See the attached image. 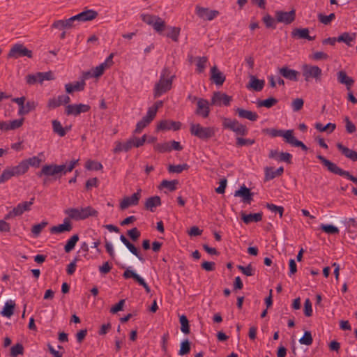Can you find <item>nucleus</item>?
<instances>
[{"mask_svg":"<svg viewBox=\"0 0 357 357\" xmlns=\"http://www.w3.org/2000/svg\"><path fill=\"white\" fill-rule=\"evenodd\" d=\"M70 102V98L68 96L61 95L57 98L54 97L50 98L47 102V107L51 110L55 109L61 105L68 104Z\"/></svg>","mask_w":357,"mask_h":357,"instance_id":"f3484780","label":"nucleus"},{"mask_svg":"<svg viewBox=\"0 0 357 357\" xmlns=\"http://www.w3.org/2000/svg\"><path fill=\"white\" fill-rule=\"evenodd\" d=\"M320 228L329 234H338L340 232L339 229L333 225H321Z\"/></svg>","mask_w":357,"mask_h":357,"instance_id":"4d7b16f0","label":"nucleus"},{"mask_svg":"<svg viewBox=\"0 0 357 357\" xmlns=\"http://www.w3.org/2000/svg\"><path fill=\"white\" fill-rule=\"evenodd\" d=\"M37 82L42 84L45 80H53L54 79V74L52 71L48 72H39L36 73Z\"/></svg>","mask_w":357,"mask_h":357,"instance_id":"c03bdc74","label":"nucleus"},{"mask_svg":"<svg viewBox=\"0 0 357 357\" xmlns=\"http://www.w3.org/2000/svg\"><path fill=\"white\" fill-rule=\"evenodd\" d=\"M236 112L240 118L246 119L251 121H255L258 119V115L256 112L246 110L243 108H236Z\"/></svg>","mask_w":357,"mask_h":357,"instance_id":"cd10ccee","label":"nucleus"},{"mask_svg":"<svg viewBox=\"0 0 357 357\" xmlns=\"http://www.w3.org/2000/svg\"><path fill=\"white\" fill-rule=\"evenodd\" d=\"M180 324H181V331L185 334H189L190 331V324L189 321L185 315H181L179 318Z\"/></svg>","mask_w":357,"mask_h":357,"instance_id":"8fccbe9b","label":"nucleus"},{"mask_svg":"<svg viewBox=\"0 0 357 357\" xmlns=\"http://www.w3.org/2000/svg\"><path fill=\"white\" fill-rule=\"evenodd\" d=\"M253 192H252L250 189L247 188L245 185L241 186V188L234 192L235 197H241L242 202L248 204H250L253 200Z\"/></svg>","mask_w":357,"mask_h":357,"instance_id":"dca6fc26","label":"nucleus"},{"mask_svg":"<svg viewBox=\"0 0 357 357\" xmlns=\"http://www.w3.org/2000/svg\"><path fill=\"white\" fill-rule=\"evenodd\" d=\"M337 81L342 84H345L347 90H350L351 86L354 83V80L352 77H349L346 72L340 70L337 73Z\"/></svg>","mask_w":357,"mask_h":357,"instance_id":"b1692460","label":"nucleus"},{"mask_svg":"<svg viewBox=\"0 0 357 357\" xmlns=\"http://www.w3.org/2000/svg\"><path fill=\"white\" fill-rule=\"evenodd\" d=\"M275 17H277L278 23H283L287 25L290 24L296 19V10L294 9H292L289 12L276 10L275 12Z\"/></svg>","mask_w":357,"mask_h":357,"instance_id":"9d476101","label":"nucleus"},{"mask_svg":"<svg viewBox=\"0 0 357 357\" xmlns=\"http://www.w3.org/2000/svg\"><path fill=\"white\" fill-rule=\"evenodd\" d=\"M190 132L192 135L204 141L208 140L215 134V130L213 127H204L199 123H191Z\"/></svg>","mask_w":357,"mask_h":357,"instance_id":"7ed1b4c3","label":"nucleus"},{"mask_svg":"<svg viewBox=\"0 0 357 357\" xmlns=\"http://www.w3.org/2000/svg\"><path fill=\"white\" fill-rule=\"evenodd\" d=\"M141 20L146 24L151 26L153 29L158 33H162L166 26L165 20L158 15L151 14H142Z\"/></svg>","mask_w":357,"mask_h":357,"instance_id":"423d86ee","label":"nucleus"},{"mask_svg":"<svg viewBox=\"0 0 357 357\" xmlns=\"http://www.w3.org/2000/svg\"><path fill=\"white\" fill-rule=\"evenodd\" d=\"M265 84L264 79H259L255 76H251L249 87L253 89L256 91H261Z\"/></svg>","mask_w":357,"mask_h":357,"instance_id":"4c0bfd02","label":"nucleus"},{"mask_svg":"<svg viewBox=\"0 0 357 357\" xmlns=\"http://www.w3.org/2000/svg\"><path fill=\"white\" fill-rule=\"evenodd\" d=\"M241 219L245 224H250V222H257L262 220L263 213L261 212L257 213L245 214L244 212H241Z\"/></svg>","mask_w":357,"mask_h":357,"instance_id":"a878e982","label":"nucleus"},{"mask_svg":"<svg viewBox=\"0 0 357 357\" xmlns=\"http://www.w3.org/2000/svg\"><path fill=\"white\" fill-rule=\"evenodd\" d=\"M278 102V100L273 97H270L265 100H259L257 101V106L258 107H264L266 108H271L275 105Z\"/></svg>","mask_w":357,"mask_h":357,"instance_id":"e433bc0d","label":"nucleus"},{"mask_svg":"<svg viewBox=\"0 0 357 357\" xmlns=\"http://www.w3.org/2000/svg\"><path fill=\"white\" fill-rule=\"evenodd\" d=\"M301 70L306 82H308L310 79H315L316 81L321 79L322 70L317 66L303 64L301 67Z\"/></svg>","mask_w":357,"mask_h":357,"instance_id":"6e6552de","label":"nucleus"},{"mask_svg":"<svg viewBox=\"0 0 357 357\" xmlns=\"http://www.w3.org/2000/svg\"><path fill=\"white\" fill-rule=\"evenodd\" d=\"M345 123V129L349 134H352L356 132V127L354 123L350 120L349 116H346L344 119Z\"/></svg>","mask_w":357,"mask_h":357,"instance_id":"e2e57ef3","label":"nucleus"},{"mask_svg":"<svg viewBox=\"0 0 357 357\" xmlns=\"http://www.w3.org/2000/svg\"><path fill=\"white\" fill-rule=\"evenodd\" d=\"M211 79L216 85L221 86L225 81V76L216 66H214L211 69Z\"/></svg>","mask_w":357,"mask_h":357,"instance_id":"5701e85b","label":"nucleus"},{"mask_svg":"<svg viewBox=\"0 0 357 357\" xmlns=\"http://www.w3.org/2000/svg\"><path fill=\"white\" fill-rule=\"evenodd\" d=\"M317 158L321 161V162L327 168V169L330 172L336 175L344 176L349 179L350 181H351L352 182L357 183V178L352 176L349 172L341 169L335 163L326 159L321 155H318Z\"/></svg>","mask_w":357,"mask_h":357,"instance_id":"f03ea898","label":"nucleus"},{"mask_svg":"<svg viewBox=\"0 0 357 357\" xmlns=\"http://www.w3.org/2000/svg\"><path fill=\"white\" fill-rule=\"evenodd\" d=\"M14 176H19L24 174L28 171L26 162L24 160L20 162L17 165L10 167Z\"/></svg>","mask_w":357,"mask_h":357,"instance_id":"72a5a7b5","label":"nucleus"},{"mask_svg":"<svg viewBox=\"0 0 357 357\" xmlns=\"http://www.w3.org/2000/svg\"><path fill=\"white\" fill-rule=\"evenodd\" d=\"M86 168L89 170H100L102 169V165L100 162L94 160H88L86 163Z\"/></svg>","mask_w":357,"mask_h":357,"instance_id":"69168bd1","label":"nucleus"},{"mask_svg":"<svg viewBox=\"0 0 357 357\" xmlns=\"http://www.w3.org/2000/svg\"><path fill=\"white\" fill-rule=\"evenodd\" d=\"M85 82L82 80L81 82H76L73 84L68 83L65 85L66 91L68 93H72L73 91H81L84 89Z\"/></svg>","mask_w":357,"mask_h":357,"instance_id":"473e14b6","label":"nucleus"},{"mask_svg":"<svg viewBox=\"0 0 357 357\" xmlns=\"http://www.w3.org/2000/svg\"><path fill=\"white\" fill-rule=\"evenodd\" d=\"M141 189L137 192L132 194L130 197H125L120 203L119 207L121 210H125L130 206H136L138 204L141 197Z\"/></svg>","mask_w":357,"mask_h":357,"instance_id":"f8f14e48","label":"nucleus"},{"mask_svg":"<svg viewBox=\"0 0 357 357\" xmlns=\"http://www.w3.org/2000/svg\"><path fill=\"white\" fill-rule=\"evenodd\" d=\"M132 143V141H131L130 139L124 144H122L121 142L117 141L115 142V147L113 151L114 153H119L121 151L127 152L129 150H130L132 147H133V144Z\"/></svg>","mask_w":357,"mask_h":357,"instance_id":"7c9ffc66","label":"nucleus"},{"mask_svg":"<svg viewBox=\"0 0 357 357\" xmlns=\"http://www.w3.org/2000/svg\"><path fill=\"white\" fill-rule=\"evenodd\" d=\"M14 176L13 173L12 172L10 167L6 168L1 175L0 176V183H3L8 180H9L11 177Z\"/></svg>","mask_w":357,"mask_h":357,"instance_id":"338daca9","label":"nucleus"},{"mask_svg":"<svg viewBox=\"0 0 357 357\" xmlns=\"http://www.w3.org/2000/svg\"><path fill=\"white\" fill-rule=\"evenodd\" d=\"M52 123L54 132L56 133L60 137L65 136L66 131L70 129V128L68 127L63 128L61 123L57 120H53Z\"/></svg>","mask_w":357,"mask_h":357,"instance_id":"c9c22d12","label":"nucleus"},{"mask_svg":"<svg viewBox=\"0 0 357 357\" xmlns=\"http://www.w3.org/2000/svg\"><path fill=\"white\" fill-rule=\"evenodd\" d=\"M75 26L76 24H73L70 18H68L67 20H59L54 21L52 25V27L59 30H64L72 29Z\"/></svg>","mask_w":357,"mask_h":357,"instance_id":"393cba45","label":"nucleus"},{"mask_svg":"<svg viewBox=\"0 0 357 357\" xmlns=\"http://www.w3.org/2000/svg\"><path fill=\"white\" fill-rule=\"evenodd\" d=\"M207 61H208V59L206 56H202V57L197 58V71L199 73L204 72V70L206 68V63Z\"/></svg>","mask_w":357,"mask_h":357,"instance_id":"774afa93","label":"nucleus"},{"mask_svg":"<svg viewBox=\"0 0 357 357\" xmlns=\"http://www.w3.org/2000/svg\"><path fill=\"white\" fill-rule=\"evenodd\" d=\"M65 214L68 215L66 218L74 220H80L79 208H69L64 211Z\"/></svg>","mask_w":357,"mask_h":357,"instance_id":"79ce46f5","label":"nucleus"},{"mask_svg":"<svg viewBox=\"0 0 357 357\" xmlns=\"http://www.w3.org/2000/svg\"><path fill=\"white\" fill-rule=\"evenodd\" d=\"M356 38V33L350 34L347 32H344L337 38L338 42H343L348 46H351V42H352Z\"/></svg>","mask_w":357,"mask_h":357,"instance_id":"49530a36","label":"nucleus"},{"mask_svg":"<svg viewBox=\"0 0 357 357\" xmlns=\"http://www.w3.org/2000/svg\"><path fill=\"white\" fill-rule=\"evenodd\" d=\"M189 168V165L186 163L181 165H169L168 167V171L169 173H181L183 170H186Z\"/></svg>","mask_w":357,"mask_h":357,"instance_id":"09e8293b","label":"nucleus"},{"mask_svg":"<svg viewBox=\"0 0 357 357\" xmlns=\"http://www.w3.org/2000/svg\"><path fill=\"white\" fill-rule=\"evenodd\" d=\"M34 199V197H32L29 202H24L18 204L13 208V210L5 215L4 219L9 220L14 218L17 216H20L25 211H29L31 210V206L33 204Z\"/></svg>","mask_w":357,"mask_h":357,"instance_id":"1a4fd4ad","label":"nucleus"},{"mask_svg":"<svg viewBox=\"0 0 357 357\" xmlns=\"http://www.w3.org/2000/svg\"><path fill=\"white\" fill-rule=\"evenodd\" d=\"M287 144H290L292 146L294 147H300L303 151H307L308 150V148L305 144H304L301 141H299L294 136V134H291L290 137H288V142Z\"/></svg>","mask_w":357,"mask_h":357,"instance_id":"a18cd8bd","label":"nucleus"},{"mask_svg":"<svg viewBox=\"0 0 357 357\" xmlns=\"http://www.w3.org/2000/svg\"><path fill=\"white\" fill-rule=\"evenodd\" d=\"M314 126L317 130L320 132H326L328 133L333 132L336 128V125L332 123H328L326 126H323L321 123H317Z\"/></svg>","mask_w":357,"mask_h":357,"instance_id":"a19ab883","label":"nucleus"},{"mask_svg":"<svg viewBox=\"0 0 357 357\" xmlns=\"http://www.w3.org/2000/svg\"><path fill=\"white\" fill-rule=\"evenodd\" d=\"M337 149L341 151V153L347 158H349L352 161H357V152L349 149V148L344 146L341 143L337 144Z\"/></svg>","mask_w":357,"mask_h":357,"instance_id":"c85d7f7f","label":"nucleus"},{"mask_svg":"<svg viewBox=\"0 0 357 357\" xmlns=\"http://www.w3.org/2000/svg\"><path fill=\"white\" fill-rule=\"evenodd\" d=\"M195 114L203 118H207L210 114L209 102L207 100L199 98L197 102Z\"/></svg>","mask_w":357,"mask_h":357,"instance_id":"a211bd4d","label":"nucleus"},{"mask_svg":"<svg viewBox=\"0 0 357 357\" xmlns=\"http://www.w3.org/2000/svg\"><path fill=\"white\" fill-rule=\"evenodd\" d=\"M237 268L246 276H252L255 275V268L252 267L251 264H248L247 266L238 265Z\"/></svg>","mask_w":357,"mask_h":357,"instance_id":"864d4df0","label":"nucleus"},{"mask_svg":"<svg viewBox=\"0 0 357 357\" xmlns=\"http://www.w3.org/2000/svg\"><path fill=\"white\" fill-rule=\"evenodd\" d=\"M170 29V31L167 33L166 36L172 39L174 42H178L181 29L179 27L174 26L171 27Z\"/></svg>","mask_w":357,"mask_h":357,"instance_id":"6e6d98bb","label":"nucleus"},{"mask_svg":"<svg viewBox=\"0 0 357 357\" xmlns=\"http://www.w3.org/2000/svg\"><path fill=\"white\" fill-rule=\"evenodd\" d=\"M174 75H172L169 68L165 67L161 72L159 81L155 83L153 89V96L158 98L172 89Z\"/></svg>","mask_w":357,"mask_h":357,"instance_id":"f257e3e1","label":"nucleus"},{"mask_svg":"<svg viewBox=\"0 0 357 357\" xmlns=\"http://www.w3.org/2000/svg\"><path fill=\"white\" fill-rule=\"evenodd\" d=\"M73 229V225L68 218H64L63 223L53 226L50 228V231L51 234H62L64 232H69Z\"/></svg>","mask_w":357,"mask_h":357,"instance_id":"6ab92c4d","label":"nucleus"},{"mask_svg":"<svg viewBox=\"0 0 357 357\" xmlns=\"http://www.w3.org/2000/svg\"><path fill=\"white\" fill-rule=\"evenodd\" d=\"M195 13L199 18L209 21L213 20L219 15L218 10H210L208 8L202 7L199 5L196 6Z\"/></svg>","mask_w":357,"mask_h":357,"instance_id":"9b49d317","label":"nucleus"},{"mask_svg":"<svg viewBox=\"0 0 357 357\" xmlns=\"http://www.w3.org/2000/svg\"><path fill=\"white\" fill-rule=\"evenodd\" d=\"M91 107L89 105L77 104V105H68L66 107V114L67 115L77 116L82 112H87L90 110Z\"/></svg>","mask_w":357,"mask_h":357,"instance_id":"4468645a","label":"nucleus"},{"mask_svg":"<svg viewBox=\"0 0 357 357\" xmlns=\"http://www.w3.org/2000/svg\"><path fill=\"white\" fill-rule=\"evenodd\" d=\"M313 339L310 331H305L303 336L299 340L300 344L307 346L311 345Z\"/></svg>","mask_w":357,"mask_h":357,"instance_id":"13d9d810","label":"nucleus"},{"mask_svg":"<svg viewBox=\"0 0 357 357\" xmlns=\"http://www.w3.org/2000/svg\"><path fill=\"white\" fill-rule=\"evenodd\" d=\"M222 126L225 129L233 131L237 135L244 136L248 133V129L246 126L241 123L236 119L224 118L222 121Z\"/></svg>","mask_w":357,"mask_h":357,"instance_id":"0eeeda50","label":"nucleus"},{"mask_svg":"<svg viewBox=\"0 0 357 357\" xmlns=\"http://www.w3.org/2000/svg\"><path fill=\"white\" fill-rule=\"evenodd\" d=\"M231 96L220 91L214 92L211 98V105L221 106H229L231 101Z\"/></svg>","mask_w":357,"mask_h":357,"instance_id":"ddd939ff","label":"nucleus"},{"mask_svg":"<svg viewBox=\"0 0 357 357\" xmlns=\"http://www.w3.org/2000/svg\"><path fill=\"white\" fill-rule=\"evenodd\" d=\"M21 57L33 58V52L22 43L13 45L7 54V59H17Z\"/></svg>","mask_w":357,"mask_h":357,"instance_id":"39448f33","label":"nucleus"},{"mask_svg":"<svg viewBox=\"0 0 357 357\" xmlns=\"http://www.w3.org/2000/svg\"><path fill=\"white\" fill-rule=\"evenodd\" d=\"M154 149L160 153L169 152L172 151L169 142L157 144L154 146Z\"/></svg>","mask_w":357,"mask_h":357,"instance_id":"680f3d73","label":"nucleus"},{"mask_svg":"<svg viewBox=\"0 0 357 357\" xmlns=\"http://www.w3.org/2000/svg\"><path fill=\"white\" fill-rule=\"evenodd\" d=\"M66 165H45L43 166L41 170L37 173L38 177L45 176L47 177L53 176L55 179L61 178L62 175L66 174Z\"/></svg>","mask_w":357,"mask_h":357,"instance_id":"20e7f679","label":"nucleus"},{"mask_svg":"<svg viewBox=\"0 0 357 357\" xmlns=\"http://www.w3.org/2000/svg\"><path fill=\"white\" fill-rule=\"evenodd\" d=\"M15 306L16 305L14 301L9 300L6 301L4 307L0 312L1 314L3 317L10 318L14 314Z\"/></svg>","mask_w":357,"mask_h":357,"instance_id":"c756f323","label":"nucleus"},{"mask_svg":"<svg viewBox=\"0 0 357 357\" xmlns=\"http://www.w3.org/2000/svg\"><path fill=\"white\" fill-rule=\"evenodd\" d=\"M48 225L47 221H43L39 224L34 225L31 228V232L34 236H38L42 230Z\"/></svg>","mask_w":357,"mask_h":357,"instance_id":"603ef678","label":"nucleus"},{"mask_svg":"<svg viewBox=\"0 0 357 357\" xmlns=\"http://www.w3.org/2000/svg\"><path fill=\"white\" fill-rule=\"evenodd\" d=\"M151 122L147 120L146 118L143 117L141 121H139L137 125L136 128L134 130L135 134H139L140 133L142 130L146 128Z\"/></svg>","mask_w":357,"mask_h":357,"instance_id":"0e129e2a","label":"nucleus"},{"mask_svg":"<svg viewBox=\"0 0 357 357\" xmlns=\"http://www.w3.org/2000/svg\"><path fill=\"white\" fill-rule=\"evenodd\" d=\"M38 105V103L33 100L28 101L22 109H19V114L21 115L27 114L31 111L34 110Z\"/></svg>","mask_w":357,"mask_h":357,"instance_id":"de8ad7c7","label":"nucleus"},{"mask_svg":"<svg viewBox=\"0 0 357 357\" xmlns=\"http://www.w3.org/2000/svg\"><path fill=\"white\" fill-rule=\"evenodd\" d=\"M178 183V180L167 181L163 180L160 184V188H167L170 192L176 190V185Z\"/></svg>","mask_w":357,"mask_h":357,"instance_id":"37998d69","label":"nucleus"},{"mask_svg":"<svg viewBox=\"0 0 357 357\" xmlns=\"http://www.w3.org/2000/svg\"><path fill=\"white\" fill-rule=\"evenodd\" d=\"M80 13L82 15V22L91 21L96 19L98 15V12L92 9L84 10Z\"/></svg>","mask_w":357,"mask_h":357,"instance_id":"58836bf2","label":"nucleus"},{"mask_svg":"<svg viewBox=\"0 0 357 357\" xmlns=\"http://www.w3.org/2000/svg\"><path fill=\"white\" fill-rule=\"evenodd\" d=\"M79 238L78 234H74L68 240L66 244L64 246V250L66 253H69L74 249L76 243L79 241Z\"/></svg>","mask_w":357,"mask_h":357,"instance_id":"ea45409f","label":"nucleus"},{"mask_svg":"<svg viewBox=\"0 0 357 357\" xmlns=\"http://www.w3.org/2000/svg\"><path fill=\"white\" fill-rule=\"evenodd\" d=\"M121 241L125 245V246L128 248V250L134 255L142 263L145 262V259L144 257L140 254L138 249L135 247V245L131 243L128 239L124 236L121 235L120 236Z\"/></svg>","mask_w":357,"mask_h":357,"instance_id":"aec40b11","label":"nucleus"},{"mask_svg":"<svg viewBox=\"0 0 357 357\" xmlns=\"http://www.w3.org/2000/svg\"><path fill=\"white\" fill-rule=\"evenodd\" d=\"M255 143L254 139H245L240 137H237L236 139V146H251Z\"/></svg>","mask_w":357,"mask_h":357,"instance_id":"bf43d9fd","label":"nucleus"},{"mask_svg":"<svg viewBox=\"0 0 357 357\" xmlns=\"http://www.w3.org/2000/svg\"><path fill=\"white\" fill-rule=\"evenodd\" d=\"M161 205V199L159 196H153L149 197L145 202L144 208L151 212L155 211V208Z\"/></svg>","mask_w":357,"mask_h":357,"instance_id":"bb28decb","label":"nucleus"},{"mask_svg":"<svg viewBox=\"0 0 357 357\" xmlns=\"http://www.w3.org/2000/svg\"><path fill=\"white\" fill-rule=\"evenodd\" d=\"M24 347L21 343H17L10 348V356L11 357H17L18 355L24 354Z\"/></svg>","mask_w":357,"mask_h":357,"instance_id":"3c124183","label":"nucleus"},{"mask_svg":"<svg viewBox=\"0 0 357 357\" xmlns=\"http://www.w3.org/2000/svg\"><path fill=\"white\" fill-rule=\"evenodd\" d=\"M279 73L284 77L285 79L297 82L298 77L300 73L297 70L290 69L288 66H285L278 69Z\"/></svg>","mask_w":357,"mask_h":357,"instance_id":"412c9836","label":"nucleus"},{"mask_svg":"<svg viewBox=\"0 0 357 357\" xmlns=\"http://www.w3.org/2000/svg\"><path fill=\"white\" fill-rule=\"evenodd\" d=\"M190 351V342L186 339L181 343L180 350L178 354L180 356L186 355Z\"/></svg>","mask_w":357,"mask_h":357,"instance_id":"5fc2aeb1","label":"nucleus"},{"mask_svg":"<svg viewBox=\"0 0 357 357\" xmlns=\"http://www.w3.org/2000/svg\"><path fill=\"white\" fill-rule=\"evenodd\" d=\"M291 37L298 39H307V40L312 41L315 39L314 36H310L309 35V29L307 28H296L294 29L291 33Z\"/></svg>","mask_w":357,"mask_h":357,"instance_id":"4be33fe9","label":"nucleus"},{"mask_svg":"<svg viewBox=\"0 0 357 357\" xmlns=\"http://www.w3.org/2000/svg\"><path fill=\"white\" fill-rule=\"evenodd\" d=\"M261 20L264 23L266 29H275L277 23H278L277 17H273L268 13L264 15Z\"/></svg>","mask_w":357,"mask_h":357,"instance_id":"f704fd0d","label":"nucleus"},{"mask_svg":"<svg viewBox=\"0 0 357 357\" xmlns=\"http://www.w3.org/2000/svg\"><path fill=\"white\" fill-rule=\"evenodd\" d=\"M335 18V13H331L328 15H325L322 13L318 14V19L324 24H329Z\"/></svg>","mask_w":357,"mask_h":357,"instance_id":"052dcab7","label":"nucleus"},{"mask_svg":"<svg viewBox=\"0 0 357 357\" xmlns=\"http://www.w3.org/2000/svg\"><path fill=\"white\" fill-rule=\"evenodd\" d=\"M79 218L80 220H84L90 216L96 217L98 215V211L91 206H87L85 208H79Z\"/></svg>","mask_w":357,"mask_h":357,"instance_id":"2f4dec72","label":"nucleus"},{"mask_svg":"<svg viewBox=\"0 0 357 357\" xmlns=\"http://www.w3.org/2000/svg\"><path fill=\"white\" fill-rule=\"evenodd\" d=\"M263 132L269 135L271 137H282L286 143L288 142V137L294 134V130H278L275 128H266L263 130Z\"/></svg>","mask_w":357,"mask_h":357,"instance_id":"2eb2a0df","label":"nucleus"}]
</instances>
